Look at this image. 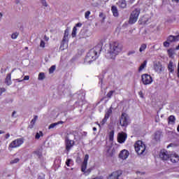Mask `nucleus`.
I'll return each mask as SVG.
<instances>
[{"label": "nucleus", "instance_id": "nucleus-1", "mask_svg": "<svg viewBox=\"0 0 179 179\" xmlns=\"http://www.w3.org/2000/svg\"><path fill=\"white\" fill-rule=\"evenodd\" d=\"M122 51V45L118 42H113L109 45V49L106 55L108 59H115V57Z\"/></svg>", "mask_w": 179, "mask_h": 179}, {"label": "nucleus", "instance_id": "nucleus-2", "mask_svg": "<svg viewBox=\"0 0 179 179\" xmlns=\"http://www.w3.org/2000/svg\"><path fill=\"white\" fill-rule=\"evenodd\" d=\"M100 52H101V46L100 45H98L95 46L94 48L89 51L85 58V61L87 62H93V61L97 59V57L100 55Z\"/></svg>", "mask_w": 179, "mask_h": 179}, {"label": "nucleus", "instance_id": "nucleus-3", "mask_svg": "<svg viewBox=\"0 0 179 179\" xmlns=\"http://www.w3.org/2000/svg\"><path fill=\"white\" fill-rule=\"evenodd\" d=\"M140 14L141 8H135L130 15L129 23H130V24H134V23H136V22L138 21V17H139Z\"/></svg>", "mask_w": 179, "mask_h": 179}, {"label": "nucleus", "instance_id": "nucleus-4", "mask_svg": "<svg viewBox=\"0 0 179 179\" xmlns=\"http://www.w3.org/2000/svg\"><path fill=\"white\" fill-rule=\"evenodd\" d=\"M134 148L138 155H143V153H145V150H146V145H145L142 141H138L134 144Z\"/></svg>", "mask_w": 179, "mask_h": 179}, {"label": "nucleus", "instance_id": "nucleus-5", "mask_svg": "<svg viewBox=\"0 0 179 179\" xmlns=\"http://www.w3.org/2000/svg\"><path fill=\"white\" fill-rule=\"evenodd\" d=\"M141 80L143 85H150V83L153 82V78H152V76H150V75L143 74L141 76Z\"/></svg>", "mask_w": 179, "mask_h": 179}, {"label": "nucleus", "instance_id": "nucleus-6", "mask_svg": "<svg viewBox=\"0 0 179 179\" xmlns=\"http://www.w3.org/2000/svg\"><path fill=\"white\" fill-rule=\"evenodd\" d=\"M128 120H129V117L125 113H122L121 119L120 124L122 127H127L128 125Z\"/></svg>", "mask_w": 179, "mask_h": 179}, {"label": "nucleus", "instance_id": "nucleus-7", "mask_svg": "<svg viewBox=\"0 0 179 179\" xmlns=\"http://www.w3.org/2000/svg\"><path fill=\"white\" fill-rule=\"evenodd\" d=\"M153 68L154 71L157 72V73H162L164 69L163 68V65H162V63L160 62H155L153 63Z\"/></svg>", "mask_w": 179, "mask_h": 179}, {"label": "nucleus", "instance_id": "nucleus-8", "mask_svg": "<svg viewBox=\"0 0 179 179\" xmlns=\"http://www.w3.org/2000/svg\"><path fill=\"white\" fill-rule=\"evenodd\" d=\"M24 142L23 138H17L11 142L9 146L12 148H19V146L23 145Z\"/></svg>", "mask_w": 179, "mask_h": 179}, {"label": "nucleus", "instance_id": "nucleus-9", "mask_svg": "<svg viewBox=\"0 0 179 179\" xmlns=\"http://www.w3.org/2000/svg\"><path fill=\"white\" fill-rule=\"evenodd\" d=\"M65 145H66V150L69 152L71 150V149L73 148V145H75V141L70 140L68 138H66Z\"/></svg>", "mask_w": 179, "mask_h": 179}, {"label": "nucleus", "instance_id": "nucleus-10", "mask_svg": "<svg viewBox=\"0 0 179 179\" xmlns=\"http://www.w3.org/2000/svg\"><path fill=\"white\" fill-rule=\"evenodd\" d=\"M128 156H129V152L127 150H122L119 153V159H121L122 160H127Z\"/></svg>", "mask_w": 179, "mask_h": 179}, {"label": "nucleus", "instance_id": "nucleus-11", "mask_svg": "<svg viewBox=\"0 0 179 179\" xmlns=\"http://www.w3.org/2000/svg\"><path fill=\"white\" fill-rule=\"evenodd\" d=\"M159 157H160L162 160H167V159H169L170 155H169V152H167V150H162L160 151Z\"/></svg>", "mask_w": 179, "mask_h": 179}, {"label": "nucleus", "instance_id": "nucleus-12", "mask_svg": "<svg viewBox=\"0 0 179 179\" xmlns=\"http://www.w3.org/2000/svg\"><path fill=\"white\" fill-rule=\"evenodd\" d=\"M127 141V134L125 133H119L117 134V141L119 143H124Z\"/></svg>", "mask_w": 179, "mask_h": 179}, {"label": "nucleus", "instance_id": "nucleus-13", "mask_svg": "<svg viewBox=\"0 0 179 179\" xmlns=\"http://www.w3.org/2000/svg\"><path fill=\"white\" fill-rule=\"evenodd\" d=\"M176 63L173 61H170L168 64V71L170 73H174V69H176Z\"/></svg>", "mask_w": 179, "mask_h": 179}, {"label": "nucleus", "instance_id": "nucleus-14", "mask_svg": "<svg viewBox=\"0 0 179 179\" xmlns=\"http://www.w3.org/2000/svg\"><path fill=\"white\" fill-rule=\"evenodd\" d=\"M117 5L120 9H127L126 0H119V1L117 3Z\"/></svg>", "mask_w": 179, "mask_h": 179}, {"label": "nucleus", "instance_id": "nucleus-15", "mask_svg": "<svg viewBox=\"0 0 179 179\" xmlns=\"http://www.w3.org/2000/svg\"><path fill=\"white\" fill-rule=\"evenodd\" d=\"M69 41V29L64 31V35L63 37L62 43H68Z\"/></svg>", "mask_w": 179, "mask_h": 179}, {"label": "nucleus", "instance_id": "nucleus-16", "mask_svg": "<svg viewBox=\"0 0 179 179\" xmlns=\"http://www.w3.org/2000/svg\"><path fill=\"white\" fill-rule=\"evenodd\" d=\"M111 12L115 17H118L120 13H118V8L115 6H112Z\"/></svg>", "mask_w": 179, "mask_h": 179}, {"label": "nucleus", "instance_id": "nucleus-17", "mask_svg": "<svg viewBox=\"0 0 179 179\" xmlns=\"http://www.w3.org/2000/svg\"><path fill=\"white\" fill-rule=\"evenodd\" d=\"M86 169H87V162H83L81 166V171H83V173H87V174H90V169H88L86 171Z\"/></svg>", "mask_w": 179, "mask_h": 179}, {"label": "nucleus", "instance_id": "nucleus-18", "mask_svg": "<svg viewBox=\"0 0 179 179\" xmlns=\"http://www.w3.org/2000/svg\"><path fill=\"white\" fill-rule=\"evenodd\" d=\"M38 118V115L34 116V118L32 119V120L30 122V124L29 125V128H30V129H32V128H34L36 121H37Z\"/></svg>", "mask_w": 179, "mask_h": 179}, {"label": "nucleus", "instance_id": "nucleus-19", "mask_svg": "<svg viewBox=\"0 0 179 179\" xmlns=\"http://www.w3.org/2000/svg\"><path fill=\"white\" fill-rule=\"evenodd\" d=\"M171 162L172 163H178L179 162V157L177 154H173L171 155Z\"/></svg>", "mask_w": 179, "mask_h": 179}, {"label": "nucleus", "instance_id": "nucleus-20", "mask_svg": "<svg viewBox=\"0 0 179 179\" xmlns=\"http://www.w3.org/2000/svg\"><path fill=\"white\" fill-rule=\"evenodd\" d=\"M160 138H162V131H157L155 133L154 139H155L156 141H160Z\"/></svg>", "mask_w": 179, "mask_h": 179}, {"label": "nucleus", "instance_id": "nucleus-21", "mask_svg": "<svg viewBox=\"0 0 179 179\" xmlns=\"http://www.w3.org/2000/svg\"><path fill=\"white\" fill-rule=\"evenodd\" d=\"M146 48H148V45H146V43H142L139 48V52H141V54H142V52H145Z\"/></svg>", "mask_w": 179, "mask_h": 179}, {"label": "nucleus", "instance_id": "nucleus-22", "mask_svg": "<svg viewBox=\"0 0 179 179\" xmlns=\"http://www.w3.org/2000/svg\"><path fill=\"white\" fill-rule=\"evenodd\" d=\"M168 123L171 124L172 125L176 124V117L174 115H171L168 118Z\"/></svg>", "mask_w": 179, "mask_h": 179}, {"label": "nucleus", "instance_id": "nucleus-23", "mask_svg": "<svg viewBox=\"0 0 179 179\" xmlns=\"http://www.w3.org/2000/svg\"><path fill=\"white\" fill-rule=\"evenodd\" d=\"M59 124H64V122L59 121L55 123H52L48 127V129H52V128H55V127H57V125H59Z\"/></svg>", "mask_w": 179, "mask_h": 179}, {"label": "nucleus", "instance_id": "nucleus-24", "mask_svg": "<svg viewBox=\"0 0 179 179\" xmlns=\"http://www.w3.org/2000/svg\"><path fill=\"white\" fill-rule=\"evenodd\" d=\"M114 153H115V150L113 148L111 150V148H109L107 150V155L108 156H109L110 157H113V156H114Z\"/></svg>", "mask_w": 179, "mask_h": 179}, {"label": "nucleus", "instance_id": "nucleus-25", "mask_svg": "<svg viewBox=\"0 0 179 179\" xmlns=\"http://www.w3.org/2000/svg\"><path fill=\"white\" fill-rule=\"evenodd\" d=\"M113 113V108L110 107L105 115L106 118H110V115Z\"/></svg>", "mask_w": 179, "mask_h": 179}, {"label": "nucleus", "instance_id": "nucleus-26", "mask_svg": "<svg viewBox=\"0 0 179 179\" xmlns=\"http://www.w3.org/2000/svg\"><path fill=\"white\" fill-rule=\"evenodd\" d=\"M146 64H148V61L145 60L143 63L141 64V65L140 66L138 71H143V69H145V68L146 67Z\"/></svg>", "mask_w": 179, "mask_h": 179}, {"label": "nucleus", "instance_id": "nucleus-27", "mask_svg": "<svg viewBox=\"0 0 179 179\" xmlns=\"http://www.w3.org/2000/svg\"><path fill=\"white\" fill-rule=\"evenodd\" d=\"M6 83L9 85L12 83L10 80V73H8L6 78Z\"/></svg>", "mask_w": 179, "mask_h": 179}, {"label": "nucleus", "instance_id": "nucleus-28", "mask_svg": "<svg viewBox=\"0 0 179 179\" xmlns=\"http://www.w3.org/2000/svg\"><path fill=\"white\" fill-rule=\"evenodd\" d=\"M109 141L113 142L114 141V130H112L109 133Z\"/></svg>", "mask_w": 179, "mask_h": 179}, {"label": "nucleus", "instance_id": "nucleus-29", "mask_svg": "<svg viewBox=\"0 0 179 179\" xmlns=\"http://www.w3.org/2000/svg\"><path fill=\"white\" fill-rule=\"evenodd\" d=\"M167 41H169V43H175L174 42V36L170 35L167 37Z\"/></svg>", "mask_w": 179, "mask_h": 179}, {"label": "nucleus", "instance_id": "nucleus-30", "mask_svg": "<svg viewBox=\"0 0 179 179\" xmlns=\"http://www.w3.org/2000/svg\"><path fill=\"white\" fill-rule=\"evenodd\" d=\"M38 79V80H44V79H45V75L44 73H40Z\"/></svg>", "mask_w": 179, "mask_h": 179}, {"label": "nucleus", "instance_id": "nucleus-31", "mask_svg": "<svg viewBox=\"0 0 179 179\" xmlns=\"http://www.w3.org/2000/svg\"><path fill=\"white\" fill-rule=\"evenodd\" d=\"M19 162H20V159L19 158H15L10 162V164H16V163H19Z\"/></svg>", "mask_w": 179, "mask_h": 179}, {"label": "nucleus", "instance_id": "nucleus-32", "mask_svg": "<svg viewBox=\"0 0 179 179\" xmlns=\"http://www.w3.org/2000/svg\"><path fill=\"white\" fill-rule=\"evenodd\" d=\"M18 36H19V33H17V32H15L11 34V38L13 40H16V38H17Z\"/></svg>", "mask_w": 179, "mask_h": 179}, {"label": "nucleus", "instance_id": "nucleus-33", "mask_svg": "<svg viewBox=\"0 0 179 179\" xmlns=\"http://www.w3.org/2000/svg\"><path fill=\"white\" fill-rule=\"evenodd\" d=\"M76 31H78V29L76 28V27H74L73 28V31L71 34L72 37H76Z\"/></svg>", "mask_w": 179, "mask_h": 179}, {"label": "nucleus", "instance_id": "nucleus-34", "mask_svg": "<svg viewBox=\"0 0 179 179\" xmlns=\"http://www.w3.org/2000/svg\"><path fill=\"white\" fill-rule=\"evenodd\" d=\"M43 131H39L38 133H36V136H35V138L38 139L39 138H41V136H43Z\"/></svg>", "mask_w": 179, "mask_h": 179}, {"label": "nucleus", "instance_id": "nucleus-35", "mask_svg": "<svg viewBox=\"0 0 179 179\" xmlns=\"http://www.w3.org/2000/svg\"><path fill=\"white\" fill-rule=\"evenodd\" d=\"M167 52L169 57H172V55H174V50H173L172 48L168 50Z\"/></svg>", "mask_w": 179, "mask_h": 179}, {"label": "nucleus", "instance_id": "nucleus-36", "mask_svg": "<svg viewBox=\"0 0 179 179\" xmlns=\"http://www.w3.org/2000/svg\"><path fill=\"white\" fill-rule=\"evenodd\" d=\"M115 91H110L109 92H108L107 94V97H108V99H111V97L113 96V94H114V92Z\"/></svg>", "mask_w": 179, "mask_h": 179}, {"label": "nucleus", "instance_id": "nucleus-37", "mask_svg": "<svg viewBox=\"0 0 179 179\" xmlns=\"http://www.w3.org/2000/svg\"><path fill=\"white\" fill-rule=\"evenodd\" d=\"M41 3L43 5V6H45V8H47V6H48V3H47V1L45 0H41Z\"/></svg>", "mask_w": 179, "mask_h": 179}, {"label": "nucleus", "instance_id": "nucleus-38", "mask_svg": "<svg viewBox=\"0 0 179 179\" xmlns=\"http://www.w3.org/2000/svg\"><path fill=\"white\" fill-rule=\"evenodd\" d=\"M29 79H30V77L29 76H25L23 80L17 79L16 80L18 82H23V80H29Z\"/></svg>", "mask_w": 179, "mask_h": 179}, {"label": "nucleus", "instance_id": "nucleus-39", "mask_svg": "<svg viewBox=\"0 0 179 179\" xmlns=\"http://www.w3.org/2000/svg\"><path fill=\"white\" fill-rule=\"evenodd\" d=\"M39 45H40L41 48H45V42H44V41L41 40Z\"/></svg>", "mask_w": 179, "mask_h": 179}, {"label": "nucleus", "instance_id": "nucleus-40", "mask_svg": "<svg viewBox=\"0 0 179 179\" xmlns=\"http://www.w3.org/2000/svg\"><path fill=\"white\" fill-rule=\"evenodd\" d=\"M55 71V66H52L50 68V69H49L50 73H52Z\"/></svg>", "mask_w": 179, "mask_h": 179}, {"label": "nucleus", "instance_id": "nucleus-41", "mask_svg": "<svg viewBox=\"0 0 179 179\" xmlns=\"http://www.w3.org/2000/svg\"><path fill=\"white\" fill-rule=\"evenodd\" d=\"M90 11H86L85 13V19H89V16H90Z\"/></svg>", "mask_w": 179, "mask_h": 179}, {"label": "nucleus", "instance_id": "nucleus-42", "mask_svg": "<svg viewBox=\"0 0 179 179\" xmlns=\"http://www.w3.org/2000/svg\"><path fill=\"white\" fill-rule=\"evenodd\" d=\"M164 47H166V48L170 47V42H169L168 41L164 42Z\"/></svg>", "mask_w": 179, "mask_h": 179}, {"label": "nucleus", "instance_id": "nucleus-43", "mask_svg": "<svg viewBox=\"0 0 179 179\" xmlns=\"http://www.w3.org/2000/svg\"><path fill=\"white\" fill-rule=\"evenodd\" d=\"M107 120H108V117H105L103 119V120L101 122V125H104V124H106V122H107Z\"/></svg>", "mask_w": 179, "mask_h": 179}, {"label": "nucleus", "instance_id": "nucleus-44", "mask_svg": "<svg viewBox=\"0 0 179 179\" xmlns=\"http://www.w3.org/2000/svg\"><path fill=\"white\" fill-rule=\"evenodd\" d=\"M88 160H89V155L87 154V155H85V156L83 162H84V163H87Z\"/></svg>", "mask_w": 179, "mask_h": 179}, {"label": "nucleus", "instance_id": "nucleus-45", "mask_svg": "<svg viewBox=\"0 0 179 179\" xmlns=\"http://www.w3.org/2000/svg\"><path fill=\"white\" fill-rule=\"evenodd\" d=\"M5 92H6V89L0 88V96H2V93H5Z\"/></svg>", "mask_w": 179, "mask_h": 179}, {"label": "nucleus", "instance_id": "nucleus-46", "mask_svg": "<svg viewBox=\"0 0 179 179\" xmlns=\"http://www.w3.org/2000/svg\"><path fill=\"white\" fill-rule=\"evenodd\" d=\"M71 162H72V159H69L66 160V166H68V167H69V166H70L69 164H71Z\"/></svg>", "mask_w": 179, "mask_h": 179}, {"label": "nucleus", "instance_id": "nucleus-47", "mask_svg": "<svg viewBox=\"0 0 179 179\" xmlns=\"http://www.w3.org/2000/svg\"><path fill=\"white\" fill-rule=\"evenodd\" d=\"M179 41V34L177 36H174V42Z\"/></svg>", "mask_w": 179, "mask_h": 179}, {"label": "nucleus", "instance_id": "nucleus-48", "mask_svg": "<svg viewBox=\"0 0 179 179\" xmlns=\"http://www.w3.org/2000/svg\"><path fill=\"white\" fill-rule=\"evenodd\" d=\"M135 52H136L135 50H130L127 53V55H132L135 54Z\"/></svg>", "mask_w": 179, "mask_h": 179}, {"label": "nucleus", "instance_id": "nucleus-49", "mask_svg": "<svg viewBox=\"0 0 179 179\" xmlns=\"http://www.w3.org/2000/svg\"><path fill=\"white\" fill-rule=\"evenodd\" d=\"M138 94H139L140 97H141V99H144L145 98V96H143V92L142 91H140L138 92Z\"/></svg>", "mask_w": 179, "mask_h": 179}, {"label": "nucleus", "instance_id": "nucleus-50", "mask_svg": "<svg viewBox=\"0 0 179 179\" xmlns=\"http://www.w3.org/2000/svg\"><path fill=\"white\" fill-rule=\"evenodd\" d=\"M43 40H45V41H48V40H50V38H48L46 35H45L43 37Z\"/></svg>", "mask_w": 179, "mask_h": 179}, {"label": "nucleus", "instance_id": "nucleus-51", "mask_svg": "<svg viewBox=\"0 0 179 179\" xmlns=\"http://www.w3.org/2000/svg\"><path fill=\"white\" fill-rule=\"evenodd\" d=\"M76 27H82V23H77L76 24Z\"/></svg>", "mask_w": 179, "mask_h": 179}, {"label": "nucleus", "instance_id": "nucleus-52", "mask_svg": "<svg viewBox=\"0 0 179 179\" xmlns=\"http://www.w3.org/2000/svg\"><path fill=\"white\" fill-rule=\"evenodd\" d=\"M15 114H16V111L14 110V111L13 112L11 116H12L13 117H16V116H15Z\"/></svg>", "mask_w": 179, "mask_h": 179}, {"label": "nucleus", "instance_id": "nucleus-53", "mask_svg": "<svg viewBox=\"0 0 179 179\" xmlns=\"http://www.w3.org/2000/svg\"><path fill=\"white\" fill-rule=\"evenodd\" d=\"M9 136H10V134H9V133L6 134V136H5L6 139H8L9 138Z\"/></svg>", "mask_w": 179, "mask_h": 179}, {"label": "nucleus", "instance_id": "nucleus-54", "mask_svg": "<svg viewBox=\"0 0 179 179\" xmlns=\"http://www.w3.org/2000/svg\"><path fill=\"white\" fill-rule=\"evenodd\" d=\"M34 153H35V155H38V156H41V153H40L37 151H35Z\"/></svg>", "mask_w": 179, "mask_h": 179}, {"label": "nucleus", "instance_id": "nucleus-55", "mask_svg": "<svg viewBox=\"0 0 179 179\" xmlns=\"http://www.w3.org/2000/svg\"><path fill=\"white\" fill-rule=\"evenodd\" d=\"M103 15H104V14H103V13H101L99 14V17H103Z\"/></svg>", "mask_w": 179, "mask_h": 179}, {"label": "nucleus", "instance_id": "nucleus-56", "mask_svg": "<svg viewBox=\"0 0 179 179\" xmlns=\"http://www.w3.org/2000/svg\"><path fill=\"white\" fill-rule=\"evenodd\" d=\"M1 134H5V131H2V130H0V135H1Z\"/></svg>", "mask_w": 179, "mask_h": 179}, {"label": "nucleus", "instance_id": "nucleus-57", "mask_svg": "<svg viewBox=\"0 0 179 179\" xmlns=\"http://www.w3.org/2000/svg\"><path fill=\"white\" fill-rule=\"evenodd\" d=\"M93 131H97V128H96V127H93Z\"/></svg>", "mask_w": 179, "mask_h": 179}, {"label": "nucleus", "instance_id": "nucleus-58", "mask_svg": "<svg viewBox=\"0 0 179 179\" xmlns=\"http://www.w3.org/2000/svg\"><path fill=\"white\" fill-rule=\"evenodd\" d=\"M174 2H177L178 3L179 2V0H173Z\"/></svg>", "mask_w": 179, "mask_h": 179}, {"label": "nucleus", "instance_id": "nucleus-59", "mask_svg": "<svg viewBox=\"0 0 179 179\" xmlns=\"http://www.w3.org/2000/svg\"><path fill=\"white\" fill-rule=\"evenodd\" d=\"M172 145H173V144H170V145H169L167 146V148H170V147H171V146H172Z\"/></svg>", "mask_w": 179, "mask_h": 179}, {"label": "nucleus", "instance_id": "nucleus-60", "mask_svg": "<svg viewBox=\"0 0 179 179\" xmlns=\"http://www.w3.org/2000/svg\"><path fill=\"white\" fill-rule=\"evenodd\" d=\"M84 135H85V136H86V135H87V133L84 132Z\"/></svg>", "mask_w": 179, "mask_h": 179}, {"label": "nucleus", "instance_id": "nucleus-61", "mask_svg": "<svg viewBox=\"0 0 179 179\" xmlns=\"http://www.w3.org/2000/svg\"><path fill=\"white\" fill-rule=\"evenodd\" d=\"M25 50H29V48H28V47H26V48H25Z\"/></svg>", "mask_w": 179, "mask_h": 179}, {"label": "nucleus", "instance_id": "nucleus-62", "mask_svg": "<svg viewBox=\"0 0 179 179\" xmlns=\"http://www.w3.org/2000/svg\"><path fill=\"white\" fill-rule=\"evenodd\" d=\"M104 19H106V17H103V20H104Z\"/></svg>", "mask_w": 179, "mask_h": 179}, {"label": "nucleus", "instance_id": "nucleus-63", "mask_svg": "<svg viewBox=\"0 0 179 179\" xmlns=\"http://www.w3.org/2000/svg\"><path fill=\"white\" fill-rule=\"evenodd\" d=\"M0 15L2 16V13H0Z\"/></svg>", "mask_w": 179, "mask_h": 179}, {"label": "nucleus", "instance_id": "nucleus-64", "mask_svg": "<svg viewBox=\"0 0 179 179\" xmlns=\"http://www.w3.org/2000/svg\"><path fill=\"white\" fill-rule=\"evenodd\" d=\"M99 127H100V124H98Z\"/></svg>", "mask_w": 179, "mask_h": 179}]
</instances>
